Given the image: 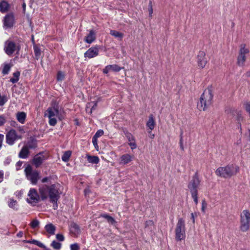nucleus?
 I'll return each mask as SVG.
<instances>
[{
  "label": "nucleus",
  "instance_id": "nucleus-1",
  "mask_svg": "<svg viewBox=\"0 0 250 250\" xmlns=\"http://www.w3.org/2000/svg\"><path fill=\"white\" fill-rule=\"evenodd\" d=\"M59 186L53 184L50 186L44 185L39 188L40 197L42 200L49 198L51 202L56 203L60 197Z\"/></svg>",
  "mask_w": 250,
  "mask_h": 250
},
{
  "label": "nucleus",
  "instance_id": "nucleus-2",
  "mask_svg": "<svg viewBox=\"0 0 250 250\" xmlns=\"http://www.w3.org/2000/svg\"><path fill=\"white\" fill-rule=\"evenodd\" d=\"M239 171V167L238 166L231 164L218 167L215 171V174L218 176L228 178L235 175Z\"/></svg>",
  "mask_w": 250,
  "mask_h": 250
},
{
  "label": "nucleus",
  "instance_id": "nucleus-3",
  "mask_svg": "<svg viewBox=\"0 0 250 250\" xmlns=\"http://www.w3.org/2000/svg\"><path fill=\"white\" fill-rule=\"evenodd\" d=\"M200 182L201 181L197 173H195L192 177V179L189 182L188 186L191 197L196 205H197L198 203V189L200 186Z\"/></svg>",
  "mask_w": 250,
  "mask_h": 250
},
{
  "label": "nucleus",
  "instance_id": "nucleus-4",
  "mask_svg": "<svg viewBox=\"0 0 250 250\" xmlns=\"http://www.w3.org/2000/svg\"><path fill=\"white\" fill-rule=\"evenodd\" d=\"M213 95L210 90H206L202 94L197 107L200 110H205L212 104Z\"/></svg>",
  "mask_w": 250,
  "mask_h": 250
},
{
  "label": "nucleus",
  "instance_id": "nucleus-5",
  "mask_svg": "<svg viewBox=\"0 0 250 250\" xmlns=\"http://www.w3.org/2000/svg\"><path fill=\"white\" fill-rule=\"evenodd\" d=\"M175 240L177 241H180L185 239L186 235V224L185 221L182 218H180L176 225L175 229Z\"/></svg>",
  "mask_w": 250,
  "mask_h": 250
},
{
  "label": "nucleus",
  "instance_id": "nucleus-6",
  "mask_svg": "<svg viewBox=\"0 0 250 250\" xmlns=\"http://www.w3.org/2000/svg\"><path fill=\"white\" fill-rule=\"evenodd\" d=\"M240 229L243 232L247 231L250 228V212L247 209L242 211L240 214Z\"/></svg>",
  "mask_w": 250,
  "mask_h": 250
},
{
  "label": "nucleus",
  "instance_id": "nucleus-7",
  "mask_svg": "<svg viewBox=\"0 0 250 250\" xmlns=\"http://www.w3.org/2000/svg\"><path fill=\"white\" fill-rule=\"evenodd\" d=\"M44 116L47 117L49 120V124L51 126H54L57 124L56 118L58 117L60 120L59 112L58 107L55 106L49 107L44 113Z\"/></svg>",
  "mask_w": 250,
  "mask_h": 250
},
{
  "label": "nucleus",
  "instance_id": "nucleus-8",
  "mask_svg": "<svg viewBox=\"0 0 250 250\" xmlns=\"http://www.w3.org/2000/svg\"><path fill=\"white\" fill-rule=\"evenodd\" d=\"M245 44H241L240 50L237 58V64L238 66L243 67L245 64L247 57L246 55L249 53V49L246 47Z\"/></svg>",
  "mask_w": 250,
  "mask_h": 250
},
{
  "label": "nucleus",
  "instance_id": "nucleus-9",
  "mask_svg": "<svg viewBox=\"0 0 250 250\" xmlns=\"http://www.w3.org/2000/svg\"><path fill=\"white\" fill-rule=\"evenodd\" d=\"M27 179L33 185L37 184L39 179V173L37 170H33L32 167L28 165L24 169Z\"/></svg>",
  "mask_w": 250,
  "mask_h": 250
},
{
  "label": "nucleus",
  "instance_id": "nucleus-10",
  "mask_svg": "<svg viewBox=\"0 0 250 250\" xmlns=\"http://www.w3.org/2000/svg\"><path fill=\"white\" fill-rule=\"evenodd\" d=\"M20 50V46L13 42L7 41L5 42L4 51L8 55H11L15 51H16L17 54H19Z\"/></svg>",
  "mask_w": 250,
  "mask_h": 250
},
{
  "label": "nucleus",
  "instance_id": "nucleus-11",
  "mask_svg": "<svg viewBox=\"0 0 250 250\" xmlns=\"http://www.w3.org/2000/svg\"><path fill=\"white\" fill-rule=\"evenodd\" d=\"M21 138L20 136L17 135L14 129H11L6 135V143L9 145H13L16 140Z\"/></svg>",
  "mask_w": 250,
  "mask_h": 250
},
{
  "label": "nucleus",
  "instance_id": "nucleus-12",
  "mask_svg": "<svg viewBox=\"0 0 250 250\" xmlns=\"http://www.w3.org/2000/svg\"><path fill=\"white\" fill-rule=\"evenodd\" d=\"M197 59L198 66L199 68H204L208 62V58L206 55V53L203 51H200L199 52Z\"/></svg>",
  "mask_w": 250,
  "mask_h": 250
},
{
  "label": "nucleus",
  "instance_id": "nucleus-13",
  "mask_svg": "<svg viewBox=\"0 0 250 250\" xmlns=\"http://www.w3.org/2000/svg\"><path fill=\"white\" fill-rule=\"evenodd\" d=\"M39 199L40 196L37 190L34 188H31L28 194L27 201L31 204H36L39 202Z\"/></svg>",
  "mask_w": 250,
  "mask_h": 250
},
{
  "label": "nucleus",
  "instance_id": "nucleus-14",
  "mask_svg": "<svg viewBox=\"0 0 250 250\" xmlns=\"http://www.w3.org/2000/svg\"><path fill=\"white\" fill-rule=\"evenodd\" d=\"M99 54V49L96 46H93L89 48L84 54L85 58L91 59L97 56Z\"/></svg>",
  "mask_w": 250,
  "mask_h": 250
},
{
  "label": "nucleus",
  "instance_id": "nucleus-15",
  "mask_svg": "<svg viewBox=\"0 0 250 250\" xmlns=\"http://www.w3.org/2000/svg\"><path fill=\"white\" fill-rule=\"evenodd\" d=\"M14 23V17L13 13L7 14L3 19V24L6 27H11Z\"/></svg>",
  "mask_w": 250,
  "mask_h": 250
},
{
  "label": "nucleus",
  "instance_id": "nucleus-16",
  "mask_svg": "<svg viewBox=\"0 0 250 250\" xmlns=\"http://www.w3.org/2000/svg\"><path fill=\"white\" fill-rule=\"evenodd\" d=\"M44 160V157L41 154H37L35 156L33 160V163L36 167H40Z\"/></svg>",
  "mask_w": 250,
  "mask_h": 250
},
{
  "label": "nucleus",
  "instance_id": "nucleus-17",
  "mask_svg": "<svg viewBox=\"0 0 250 250\" xmlns=\"http://www.w3.org/2000/svg\"><path fill=\"white\" fill-rule=\"evenodd\" d=\"M133 156L129 154H125L122 155L120 157V164L125 165L131 162L132 160Z\"/></svg>",
  "mask_w": 250,
  "mask_h": 250
},
{
  "label": "nucleus",
  "instance_id": "nucleus-18",
  "mask_svg": "<svg viewBox=\"0 0 250 250\" xmlns=\"http://www.w3.org/2000/svg\"><path fill=\"white\" fill-rule=\"evenodd\" d=\"M96 39L95 33L93 30L89 31V34L85 37L84 41L87 43H91Z\"/></svg>",
  "mask_w": 250,
  "mask_h": 250
},
{
  "label": "nucleus",
  "instance_id": "nucleus-19",
  "mask_svg": "<svg viewBox=\"0 0 250 250\" xmlns=\"http://www.w3.org/2000/svg\"><path fill=\"white\" fill-rule=\"evenodd\" d=\"M29 153V149L24 146L19 153V157L21 159H26L28 157Z\"/></svg>",
  "mask_w": 250,
  "mask_h": 250
},
{
  "label": "nucleus",
  "instance_id": "nucleus-20",
  "mask_svg": "<svg viewBox=\"0 0 250 250\" xmlns=\"http://www.w3.org/2000/svg\"><path fill=\"white\" fill-rule=\"evenodd\" d=\"M9 8V4L7 1L2 0L0 2V11L1 13H6L8 11Z\"/></svg>",
  "mask_w": 250,
  "mask_h": 250
},
{
  "label": "nucleus",
  "instance_id": "nucleus-21",
  "mask_svg": "<svg viewBox=\"0 0 250 250\" xmlns=\"http://www.w3.org/2000/svg\"><path fill=\"white\" fill-rule=\"evenodd\" d=\"M155 125V122L154 117L152 115L149 116L148 120L146 123V126L151 130H153Z\"/></svg>",
  "mask_w": 250,
  "mask_h": 250
},
{
  "label": "nucleus",
  "instance_id": "nucleus-22",
  "mask_svg": "<svg viewBox=\"0 0 250 250\" xmlns=\"http://www.w3.org/2000/svg\"><path fill=\"white\" fill-rule=\"evenodd\" d=\"M110 34L120 41L122 40L124 36V34L123 33L115 30H111L110 31Z\"/></svg>",
  "mask_w": 250,
  "mask_h": 250
},
{
  "label": "nucleus",
  "instance_id": "nucleus-23",
  "mask_svg": "<svg viewBox=\"0 0 250 250\" xmlns=\"http://www.w3.org/2000/svg\"><path fill=\"white\" fill-rule=\"evenodd\" d=\"M45 229L46 231L50 234L54 235L55 234L56 227L52 224L50 223L49 224H47L45 226Z\"/></svg>",
  "mask_w": 250,
  "mask_h": 250
},
{
  "label": "nucleus",
  "instance_id": "nucleus-24",
  "mask_svg": "<svg viewBox=\"0 0 250 250\" xmlns=\"http://www.w3.org/2000/svg\"><path fill=\"white\" fill-rule=\"evenodd\" d=\"M25 146L29 149H34L37 147V142L34 139H31L27 142L26 144L24 145Z\"/></svg>",
  "mask_w": 250,
  "mask_h": 250
},
{
  "label": "nucleus",
  "instance_id": "nucleus-25",
  "mask_svg": "<svg viewBox=\"0 0 250 250\" xmlns=\"http://www.w3.org/2000/svg\"><path fill=\"white\" fill-rule=\"evenodd\" d=\"M26 114L24 112H19L17 114L18 121L21 124H23L25 122Z\"/></svg>",
  "mask_w": 250,
  "mask_h": 250
},
{
  "label": "nucleus",
  "instance_id": "nucleus-26",
  "mask_svg": "<svg viewBox=\"0 0 250 250\" xmlns=\"http://www.w3.org/2000/svg\"><path fill=\"white\" fill-rule=\"evenodd\" d=\"M101 216L106 219L107 222L112 225H114L116 223L115 219L107 214H102Z\"/></svg>",
  "mask_w": 250,
  "mask_h": 250
},
{
  "label": "nucleus",
  "instance_id": "nucleus-27",
  "mask_svg": "<svg viewBox=\"0 0 250 250\" xmlns=\"http://www.w3.org/2000/svg\"><path fill=\"white\" fill-rule=\"evenodd\" d=\"M87 161L90 163L97 164L99 162V158L95 156H87Z\"/></svg>",
  "mask_w": 250,
  "mask_h": 250
},
{
  "label": "nucleus",
  "instance_id": "nucleus-28",
  "mask_svg": "<svg viewBox=\"0 0 250 250\" xmlns=\"http://www.w3.org/2000/svg\"><path fill=\"white\" fill-rule=\"evenodd\" d=\"M72 152L70 150L65 151L62 157V159L63 162H68L71 156Z\"/></svg>",
  "mask_w": 250,
  "mask_h": 250
},
{
  "label": "nucleus",
  "instance_id": "nucleus-29",
  "mask_svg": "<svg viewBox=\"0 0 250 250\" xmlns=\"http://www.w3.org/2000/svg\"><path fill=\"white\" fill-rule=\"evenodd\" d=\"M20 75V72L19 71H16L13 73V77L11 78L10 81L13 83H17L19 80V77Z\"/></svg>",
  "mask_w": 250,
  "mask_h": 250
},
{
  "label": "nucleus",
  "instance_id": "nucleus-30",
  "mask_svg": "<svg viewBox=\"0 0 250 250\" xmlns=\"http://www.w3.org/2000/svg\"><path fill=\"white\" fill-rule=\"evenodd\" d=\"M33 48H34L35 58L37 60H38V59H39V58H40V56L41 55V50L40 48L37 45H34Z\"/></svg>",
  "mask_w": 250,
  "mask_h": 250
},
{
  "label": "nucleus",
  "instance_id": "nucleus-31",
  "mask_svg": "<svg viewBox=\"0 0 250 250\" xmlns=\"http://www.w3.org/2000/svg\"><path fill=\"white\" fill-rule=\"evenodd\" d=\"M236 120L238 123V128L240 129V131L241 132L242 127H241V122H242L243 120V117L242 116L241 113H240L239 112H238L237 113V117H236Z\"/></svg>",
  "mask_w": 250,
  "mask_h": 250
},
{
  "label": "nucleus",
  "instance_id": "nucleus-32",
  "mask_svg": "<svg viewBox=\"0 0 250 250\" xmlns=\"http://www.w3.org/2000/svg\"><path fill=\"white\" fill-rule=\"evenodd\" d=\"M28 242L35 244L40 248H43L44 250H46V249H48L43 244L36 240H33L31 241H28Z\"/></svg>",
  "mask_w": 250,
  "mask_h": 250
},
{
  "label": "nucleus",
  "instance_id": "nucleus-33",
  "mask_svg": "<svg viewBox=\"0 0 250 250\" xmlns=\"http://www.w3.org/2000/svg\"><path fill=\"white\" fill-rule=\"evenodd\" d=\"M51 246L55 250H59L61 248L62 244L54 240L52 242Z\"/></svg>",
  "mask_w": 250,
  "mask_h": 250
},
{
  "label": "nucleus",
  "instance_id": "nucleus-34",
  "mask_svg": "<svg viewBox=\"0 0 250 250\" xmlns=\"http://www.w3.org/2000/svg\"><path fill=\"white\" fill-rule=\"evenodd\" d=\"M125 135L129 143L135 141L134 136L130 132L125 131Z\"/></svg>",
  "mask_w": 250,
  "mask_h": 250
},
{
  "label": "nucleus",
  "instance_id": "nucleus-35",
  "mask_svg": "<svg viewBox=\"0 0 250 250\" xmlns=\"http://www.w3.org/2000/svg\"><path fill=\"white\" fill-rule=\"evenodd\" d=\"M109 65L111 70H112L113 71H114V72H119L122 69V68L117 64H113V65Z\"/></svg>",
  "mask_w": 250,
  "mask_h": 250
},
{
  "label": "nucleus",
  "instance_id": "nucleus-36",
  "mask_svg": "<svg viewBox=\"0 0 250 250\" xmlns=\"http://www.w3.org/2000/svg\"><path fill=\"white\" fill-rule=\"evenodd\" d=\"M17 202L16 200L11 199L8 203V206L12 208L16 209Z\"/></svg>",
  "mask_w": 250,
  "mask_h": 250
},
{
  "label": "nucleus",
  "instance_id": "nucleus-37",
  "mask_svg": "<svg viewBox=\"0 0 250 250\" xmlns=\"http://www.w3.org/2000/svg\"><path fill=\"white\" fill-rule=\"evenodd\" d=\"M10 68L11 66L9 64H5L2 69V73L4 75L7 74L10 71Z\"/></svg>",
  "mask_w": 250,
  "mask_h": 250
},
{
  "label": "nucleus",
  "instance_id": "nucleus-38",
  "mask_svg": "<svg viewBox=\"0 0 250 250\" xmlns=\"http://www.w3.org/2000/svg\"><path fill=\"white\" fill-rule=\"evenodd\" d=\"M40 224V222L36 219H34L31 223L30 225L31 227L33 229H35L39 227Z\"/></svg>",
  "mask_w": 250,
  "mask_h": 250
},
{
  "label": "nucleus",
  "instance_id": "nucleus-39",
  "mask_svg": "<svg viewBox=\"0 0 250 250\" xmlns=\"http://www.w3.org/2000/svg\"><path fill=\"white\" fill-rule=\"evenodd\" d=\"M64 78V74L62 72L59 71L58 72L57 76V80L58 81H62Z\"/></svg>",
  "mask_w": 250,
  "mask_h": 250
},
{
  "label": "nucleus",
  "instance_id": "nucleus-40",
  "mask_svg": "<svg viewBox=\"0 0 250 250\" xmlns=\"http://www.w3.org/2000/svg\"><path fill=\"white\" fill-rule=\"evenodd\" d=\"M71 250H80V246L78 243H74L70 245Z\"/></svg>",
  "mask_w": 250,
  "mask_h": 250
},
{
  "label": "nucleus",
  "instance_id": "nucleus-41",
  "mask_svg": "<svg viewBox=\"0 0 250 250\" xmlns=\"http://www.w3.org/2000/svg\"><path fill=\"white\" fill-rule=\"evenodd\" d=\"M104 134V131L102 129L98 130L95 135L93 136L94 137L98 138L101 136H102Z\"/></svg>",
  "mask_w": 250,
  "mask_h": 250
},
{
  "label": "nucleus",
  "instance_id": "nucleus-42",
  "mask_svg": "<svg viewBox=\"0 0 250 250\" xmlns=\"http://www.w3.org/2000/svg\"><path fill=\"white\" fill-rule=\"evenodd\" d=\"M148 12H149V15L150 17H152V14L153 13V8H152V4L151 1H149V4H148Z\"/></svg>",
  "mask_w": 250,
  "mask_h": 250
},
{
  "label": "nucleus",
  "instance_id": "nucleus-43",
  "mask_svg": "<svg viewBox=\"0 0 250 250\" xmlns=\"http://www.w3.org/2000/svg\"><path fill=\"white\" fill-rule=\"evenodd\" d=\"M92 143H93V145H94L95 148L97 150H98V143H97V138L94 136L92 138Z\"/></svg>",
  "mask_w": 250,
  "mask_h": 250
},
{
  "label": "nucleus",
  "instance_id": "nucleus-44",
  "mask_svg": "<svg viewBox=\"0 0 250 250\" xmlns=\"http://www.w3.org/2000/svg\"><path fill=\"white\" fill-rule=\"evenodd\" d=\"M128 145L130 146L132 150H133L137 147V145L135 141L128 143Z\"/></svg>",
  "mask_w": 250,
  "mask_h": 250
},
{
  "label": "nucleus",
  "instance_id": "nucleus-45",
  "mask_svg": "<svg viewBox=\"0 0 250 250\" xmlns=\"http://www.w3.org/2000/svg\"><path fill=\"white\" fill-rule=\"evenodd\" d=\"M6 122V119L3 115H0V126L3 125Z\"/></svg>",
  "mask_w": 250,
  "mask_h": 250
},
{
  "label": "nucleus",
  "instance_id": "nucleus-46",
  "mask_svg": "<svg viewBox=\"0 0 250 250\" xmlns=\"http://www.w3.org/2000/svg\"><path fill=\"white\" fill-rule=\"evenodd\" d=\"M179 144H180V147L181 149L182 150H184V147L183 142L182 133H181V135H180V139Z\"/></svg>",
  "mask_w": 250,
  "mask_h": 250
},
{
  "label": "nucleus",
  "instance_id": "nucleus-47",
  "mask_svg": "<svg viewBox=\"0 0 250 250\" xmlns=\"http://www.w3.org/2000/svg\"><path fill=\"white\" fill-rule=\"evenodd\" d=\"M245 109L250 115V102H247L245 104Z\"/></svg>",
  "mask_w": 250,
  "mask_h": 250
},
{
  "label": "nucleus",
  "instance_id": "nucleus-48",
  "mask_svg": "<svg viewBox=\"0 0 250 250\" xmlns=\"http://www.w3.org/2000/svg\"><path fill=\"white\" fill-rule=\"evenodd\" d=\"M56 237L57 239L60 241H63L64 240L63 235L61 234H57Z\"/></svg>",
  "mask_w": 250,
  "mask_h": 250
},
{
  "label": "nucleus",
  "instance_id": "nucleus-49",
  "mask_svg": "<svg viewBox=\"0 0 250 250\" xmlns=\"http://www.w3.org/2000/svg\"><path fill=\"white\" fill-rule=\"evenodd\" d=\"M207 204L205 200H203L202 202V210L203 212L205 211V209L207 208Z\"/></svg>",
  "mask_w": 250,
  "mask_h": 250
},
{
  "label": "nucleus",
  "instance_id": "nucleus-50",
  "mask_svg": "<svg viewBox=\"0 0 250 250\" xmlns=\"http://www.w3.org/2000/svg\"><path fill=\"white\" fill-rule=\"evenodd\" d=\"M153 225V222L151 220L146 221L145 223V227L147 228Z\"/></svg>",
  "mask_w": 250,
  "mask_h": 250
},
{
  "label": "nucleus",
  "instance_id": "nucleus-51",
  "mask_svg": "<svg viewBox=\"0 0 250 250\" xmlns=\"http://www.w3.org/2000/svg\"><path fill=\"white\" fill-rule=\"evenodd\" d=\"M111 70L109 65H108L105 67L103 69V73L104 74H107Z\"/></svg>",
  "mask_w": 250,
  "mask_h": 250
},
{
  "label": "nucleus",
  "instance_id": "nucleus-52",
  "mask_svg": "<svg viewBox=\"0 0 250 250\" xmlns=\"http://www.w3.org/2000/svg\"><path fill=\"white\" fill-rule=\"evenodd\" d=\"M22 164V162H21V161H18L17 163H16V170L18 171V170H19L21 168V166Z\"/></svg>",
  "mask_w": 250,
  "mask_h": 250
},
{
  "label": "nucleus",
  "instance_id": "nucleus-53",
  "mask_svg": "<svg viewBox=\"0 0 250 250\" xmlns=\"http://www.w3.org/2000/svg\"><path fill=\"white\" fill-rule=\"evenodd\" d=\"M93 104V105L92 106L91 108L90 112L91 113L93 110H94L97 106V102L92 103Z\"/></svg>",
  "mask_w": 250,
  "mask_h": 250
},
{
  "label": "nucleus",
  "instance_id": "nucleus-54",
  "mask_svg": "<svg viewBox=\"0 0 250 250\" xmlns=\"http://www.w3.org/2000/svg\"><path fill=\"white\" fill-rule=\"evenodd\" d=\"M4 139V135L0 134V148L2 146V142Z\"/></svg>",
  "mask_w": 250,
  "mask_h": 250
},
{
  "label": "nucleus",
  "instance_id": "nucleus-55",
  "mask_svg": "<svg viewBox=\"0 0 250 250\" xmlns=\"http://www.w3.org/2000/svg\"><path fill=\"white\" fill-rule=\"evenodd\" d=\"M3 179V173L2 171H0V183H1Z\"/></svg>",
  "mask_w": 250,
  "mask_h": 250
},
{
  "label": "nucleus",
  "instance_id": "nucleus-56",
  "mask_svg": "<svg viewBox=\"0 0 250 250\" xmlns=\"http://www.w3.org/2000/svg\"><path fill=\"white\" fill-rule=\"evenodd\" d=\"M191 219L192 220L193 223H194V222H195V216H194V215L193 213H192L191 214Z\"/></svg>",
  "mask_w": 250,
  "mask_h": 250
},
{
  "label": "nucleus",
  "instance_id": "nucleus-57",
  "mask_svg": "<svg viewBox=\"0 0 250 250\" xmlns=\"http://www.w3.org/2000/svg\"><path fill=\"white\" fill-rule=\"evenodd\" d=\"M48 180V178L47 177H45V178H43L42 179V183H46V182H47Z\"/></svg>",
  "mask_w": 250,
  "mask_h": 250
},
{
  "label": "nucleus",
  "instance_id": "nucleus-58",
  "mask_svg": "<svg viewBox=\"0 0 250 250\" xmlns=\"http://www.w3.org/2000/svg\"><path fill=\"white\" fill-rule=\"evenodd\" d=\"M246 75L248 77H250V70L246 72Z\"/></svg>",
  "mask_w": 250,
  "mask_h": 250
},
{
  "label": "nucleus",
  "instance_id": "nucleus-59",
  "mask_svg": "<svg viewBox=\"0 0 250 250\" xmlns=\"http://www.w3.org/2000/svg\"><path fill=\"white\" fill-rule=\"evenodd\" d=\"M249 141H250V129H249V136H248Z\"/></svg>",
  "mask_w": 250,
  "mask_h": 250
},
{
  "label": "nucleus",
  "instance_id": "nucleus-60",
  "mask_svg": "<svg viewBox=\"0 0 250 250\" xmlns=\"http://www.w3.org/2000/svg\"><path fill=\"white\" fill-rule=\"evenodd\" d=\"M22 7H23V10H25V7H26V5H25V3H24L23 4H22Z\"/></svg>",
  "mask_w": 250,
  "mask_h": 250
},
{
  "label": "nucleus",
  "instance_id": "nucleus-61",
  "mask_svg": "<svg viewBox=\"0 0 250 250\" xmlns=\"http://www.w3.org/2000/svg\"><path fill=\"white\" fill-rule=\"evenodd\" d=\"M74 226L75 228H76V229H78V226L76 224H74Z\"/></svg>",
  "mask_w": 250,
  "mask_h": 250
},
{
  "label": "nucleus",
  "instance_id": "nucleus-62",
  "mask_svg": "<svg viewBox=\"0 0 250 250\" xmlns=\"http://www.w3.org/2000/svg\"><path fill=\"white\" fill-rule=\"evenodd\" d=\"M17 236H19V237H20L21 236V233H19L17 234Z\"/></svg>",
  "mask_w": 250,
  "mask_h": 250
},
{
  "label": "nucleus",
  "instance_id": "nucleus-63",
  "mask_svg": "<svg viewBox=\"0 0 250 250\" xmlns=\"http://www.w3.org/2000/svg\"><path fill=\"white\" fill-rule=\"evenodd\" d=\"M154 134H153V135H151V138H154Z\"/></svg>",
  "mask_w": 250,
  "mask_h": 250
},
{
  "label": "nucleus",
  "instance_id": "nucleus-64",
  "mask_svg": "<svg viewBox=\"0 0 250 250\" xmlns=\"http://www.w3.org/2000/svg\"><path fill=\"white\" fill-rule=\"evenodd\" d=\"M46 250H51L49 249V248H48V249H46Z\"/></svg>",
  "mask_w": 250,
  "mask_h": 250
}]
</instances>
